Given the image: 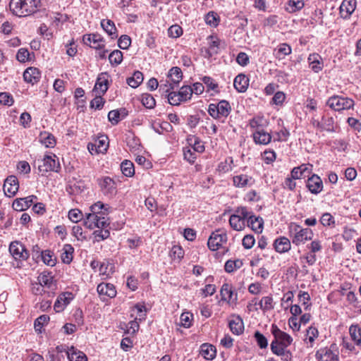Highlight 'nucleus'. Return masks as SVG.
I'll return each instance as SVG.
<instances>
[{
  "mask_svg": "<svg viewBox=\"0 0 361 361\" xmlns=\"http://www.w3.org/2000/svg\"><path fill=\"white\" fill-rule=\"evenodd\" d=\"M307 188L312 194L317 195L321 192L323 189V182L321 178L317 174L312 175L307 179Z\"/></svg>",
  "mask_w": 361,
  "mask_h": 361,
  "instance_id": "obj_12",
  "label": "nucleus"
},
{
  "mask_svg": "<svg viewBox=\"0 0 361 361\" xmlns=\"http://www.w3.org/2000/svg\"><path fill=\"white\" fill-rule=\"evenodd\" d=\"M228 326L231 331L235 335H240L244 331L243 322L239 316L234 317L231 319L228 322Z\"/></svg>",
  "mask_w": 361,
  "mask_h": 361,
  "instance_id": "obj_19",
  "label": "nucleus"
},
{
  "mask_svg": "<svg viewBox=\"0 0 361 361\" xmlns=\"http://www.w3.org/2000/svg\"><path fill=\"white\" fill-rule=\"evenodd\" d=\"M73 298V297L71 293L66 292L60 294L54 303V310L56 312H62L64 310V308L70 303L71 300Z\"/></svg>",
  "mask_w": 361,
  "mask_h": 361,
  "instance_id": "obj_13",
  "label": "nucleus"
},
{
  "mask_svg": "<svg viewBox=\"0 0 361 361\" xmlns=\"http://www.w3.org/2000/svg\"><path fill=\"white\" fill-rule=\"evenodd\" d=\"M121 170L123 174L127 177H132L135 174L133 164L128 160H124L121 164Z\"/></svg>",
  "mask_w": 361,
  "mask_h": 361,
  "instance_id": "obj_36",
  "label": "nucleus"
},
{
  "mask_svg": "<svg viewBox=\"0 0 361 361\" xmlns=\"http://www.w3.org/2000/svg\"><path fill=\"white\" fill-rule=\"evenodd\" d=\"M41 73L39 70L35 67L27 68L23 73V78L25 82L34 85L39 81Z\"/></svg>",
  "mask_w": 361,
  "mask_h": 361,
  "instance_id": "obj_17",
  "label": "nucleus"
},
{
  "mask_svg": "<svg viewBox=\"0 0 361 361\" xmlns=\"http://www.w3.org/2000/svg\"><path fill=\"white\" fill-rule=\"evenodd\" d=\"M99 185L103 194L108 197H113L116 193V186L114 180L110 177L106 176L99 180Z\"/></svg>",
  "mask_w": 361,
  "mask_h": 361,
  "instance_id": "obj_9",
  "label": "nucleus"
},
{
  "mask_svg": "<svg viewBox=\"0 0 361 361\" xmlns=\"http://www.w3.org/2000/svg\"><path fill=\"white\" fill-rule=\"evenodd\" d=\"M39 283L43 286L50 287L52 284V276L49 274H41L38 276Z\"/></svg>",
  "mask_w": 361,
  "mask_h": 361,
  "instance_id": "obj_56",
  "label": "nucleus"
},
{
  "mask_svg": "<svg viewBox=\"0 0 361 361\" xmlns=\"http://www.w3.org/2000/svg\"><path fill=\"white\" fill-rule=\"evenodd\" d=\"M99 219V215L93 213L86 214V219L84 221V225L90 228L94 229L95 228L96 223H97Z\"/></svg>",
  "mask_w": 361,
  "mask_h": 361,
  "instance_id": "obj_41",
  "label": "nucleus"
},
{
  "mask_svg": "<svg viewBox=\"0 0 361 361\" xmlns=\"http://www.w3.org/2000/svg\"><path fill=\"white\" fill-rule=\"evenodd\" d=\"M168 33L169 37L176 38L183 34V30L180 26L178 25H173L169 28Z\"/></svg>",
  "mask_w": 361,
  "mask_h": 361,
  "instance_id": "obj_59",
  "label": "nucleus"
},
{
  "mask_svg": "<svg viewBox=\"0 0 361 361\" xmlns=\"http://www.w3.org/2000/svg\"><path fill=\"white\" fill-rule=\"evenodd\" d=\"M308 62L310 67L314 73H319L323 68V60L321 56L318 54L313 53L309 55Z\"/></svg>",
  "mask_w": 361,
  "mask_h": 361,
  "instance_id": "obj_18",
  "label": "nucleus"
},
{
  "mask_svg": "<svg viewBox=\"0 0 361 361\" xmlns=\"http://www.w3.org/2000/svg\"><path fill=\"white\" fill-rule=\"evenodd\" d=\"M104 100L101 95H96V97L91 101L90 106L95 109H101L104 104Z\"/></svg>",
  "mask_w": 361,
  "mask_h": 361,
  "instance_id": "obj_64",
  "label": "nucleus"
},
{
  "mask_svg": "<svg viewBox=\"0 0 361 361\" xmlns=\"http://www.w3.org/2000/svg\"><path fill=\"white\" fill-rule=\"evenodd\" d=\"M247 226L250 227L253 231L257 233H260L263 230L264 221L260 216L252 215L247 220Z\"/></svg>",
  "mask_w": 361,
  "mask_h": 361,
  "instance_id": "obj_21",
  "label": "nucleus"
},
{
  "mask_svg": "<svg viewBox=\"0 0 361 361\" xmlns=\"http://www.w3.org/2000/svg\"><path fill=\"white\" fill-rule=\"evenodd\" d=\"M221 295L223 300H230L232 298L233 291L228 284H224L221 289Z\"/></svg>",
  "mask_w": 361,
  "mask_h": 361,
  "instance_id": "obj_54",
  "label": "nucleus"
},
{
  "mask_svg": "<svg viewBox=\"0 0 361 361\" xmlns=\"http://www.w3.org/2000/svg\"><path fill=\"white\" fill-rule=\"evenodd\" d=\"M12 207L14 210L18 212L26 210L30 207L28 205V202H26L24 198L16 199L13 202Z\"/></svg>",
  "mask_w": 361,
  "mask_h": 361,
  "instance_id": "obj_46",
  "label": "nucleus"
},
{
  "mask_svg": "<svg viewBox=\"0 0 361 361\" xmlns=\"http://www.w3.org/2000/svg\"><path fill=\"white\" fill-rule=\"evenodd\" d=\"M356 8V0H343L340 6V15L343 18H348Z\"/></svg>",
  "mask_w": 361,
  "mask_h": 361,
  "instance_id": "obj_15",
  "label": "nucleus"
},
{
  "mask_svg": "<svg viewBox=\"0 0 361 361\" xmlns=\"http://www.w3.org/2000/svg\"><path fill=\"white\" fill-rule=\"evenodd\" d=\"M204 20L207 25L215 27L219 25V17L216 13L209 11L205 16Z\"/></svg>",
  "mask_w": 361,
  "mask_h": 361,
  "instance_id": "obj_45",
  "label": "nucleus"
},
{
  "mask_svg": "<svg viewBox=\"0 0 361 361\" xmlns=\"http://www.w3.org/2000/svg\"><path fill=\"white\" fill-rule=\"evenodd\" d=\"M146 312L147 309L145 305L137 303L131 310V317H134L135 314V319L141 321L145 319Z\"/></svg>",
  "mask_w": 361,
  "mask_h": 361,
  "instance_id": "obj_32",
  "label": "nucleus"
},
{
  "mask_svg": "<svg viewBox=\"0 0 361 361\" xmlns=\"http://www.w3.org/2000/svg\"><path fill=\"white\" fill-rule=\"evenodd\" d=\"M192 314L189 312H183L181 314L180 320V325L185 328H189L191 326Z\"/></svg>",
  "mask_w": 361,
  "mask_h": 361,
  "instance_id": "obj_58",
  "label": "nucleus"
},
{
  "mask_svg": "<svg viewBox=\"0 0 361 361\" xmlns=\"http://www.w3.org/2000/svg\"><path fill=\"white\" fill-rule=\"evenodd\" d=\"M349 334L355 343L361 346V328L357 324H352L349 328Z\"/></svg>",
  "mask_w": 361,
  "mask_h": 361,
  "instance_id": "obj_30",
  "label": "nucleus"
},
{
  "mask_svg": "<svg viewBox=\"0 0 361 361\" xmlns=\"http://www.w3.org/2000/svg\"><path fill=\"white\" fill-rule=\"evenodd\" d=\"M231 111V106L226 100H221L218 104H210L208 108L209 114L214 119L227 117Z\"/></svg>",
  "mask_w": 361,
  "mask_h": 361,
  "instance_id": "obj_4",
  "label": "nucleus"
},
{
  "mask_svg": "<svg viewBox=\"0 0 361 361\" xmlns=\"http://www.w3.org/2000/svg\"><path fill=\"white\" fill-rule=\"evenodd\" d=\"M201 353L204 357L207 360H212L216 356V349L212 345L207 343L201 345Z\"/></svg>",
  "mask_w": 361,
  "mask_h": 361,
  "instance_id": "obj_35",
  "label": "nucleus"
},
{
  "mask_svg": "<svg viewBox=\"0 0 361 361\" xmlns=\"http://www.w3.org/2000/svg\"><path fill=\"white\" fill-rule=\"evenodd\" d=\"M271 352L276 355L281 356L283 361H290L292 359L290 352L286 350V348L272 346Z\"/></svg>",
  "mask_w": 361,
  "mask_h": 361,
  "instance_id": "obj_40",
  "label": "nucleus"
},
{
  "mask_svg": "<svg viewBox=\"0 0 361 361\" xmlns=\"http://www.w3.org/2000/svg\"><path fill=\"white\" fill-rule=\"evenodd\" d=\"M18 180L15 176H10L6 178L4 184V190L7 196H14L18 192Z\"/></svg>",
  "mask_w": 361,
  "mask_h": 361,
  "instance_id": "obj_11",
  "label": "nucleus"
},
{
  "mask_svg": "<svg viewBox=\"0 0 361 361\" xmlns=\"http://www.w3.org/2000/svg\"><path fill=\"white\" fill-rule=\"evenodd\" d=\"M38 169L41 172H59L61 169L59 158L55 154L53 157L46 155L43 159V165H39Z\"/></svg>",
  "mask_w": 361,
  "mask_h": 361,
  "instance_id": "obj_7",
  "label": "nucleus"
},
{
  "mask_svg": "<svg viewBox=\"0 0 361 361\" xmlns=\"http://www.w3.org/2000/svg\"><path fill=\"white\" fill-rule=\"evenodd\" d=\"M227 240V235L224 231L220 230L213 232L210 235L207 245L208 247L213 251L219 250L224 243Z\"/></svg>",
  "mask_w": 361,
  "mask_h": 361,
  "instance_id": "obj_8",
  "label": "nucleus"
},
{
  "mask_svg": "<svg viewBox=\"0 0 361 361\" xmlns=\"http://www.w3.org/2000/svg\"><path fill=\"white\" fill-rule=\"evenodd\" d=\"M253 138L256 143L267 145L270 142L271 136L263 129H259L253 133Z\"/></svg>",
  "mask_w": 361,
  "mask_h": 361,
  "instance_id": "obj_23",
  "label": "nucleus"
},
{
  "mask_svg": "<svg viewBox=\"0 0 361 361\" xmlns=\"http://www.w3.org/2000/svg\"><path fill=\"white\" fill-rule=\"evenodd\" d=\"M295 231V234L293 238V243L296 245L304 243L307 240H310L312 238L313 232L310 228H301L300 226H297Z\"/></svg>",
  "mask_w": 361,
  "mask_h": 361,
  "instance_id": "obj_10",
  "label": "nucleus"
},
{
  "mask_svg": "<svg viewBox=\"0 0 361 361\" xmlns=\"http://www.w3.org/2000/svg\"><path fill=\"white\" fill-rule=\"evenodd\" d=\"M320 222L324 226H334L335 219L330 213H324L322 214Z\"/></svg>",
  "mask_w": 361,
  "mask_h": 361,
  "instance_id": "obj_52",
  "label": "nucleus"
},
{
  "mask_svg": "<svg viewBox=\"0 0 361 361\" xmlns=\"http://www.w3.org/2000/svg\"><path fill=\"white\" fill-rule=\"evenodd\" d=\"M39 142L46 147L53 148L56 145V139L54 136L47 131L41 132L39 135Z\"/></svg>",
  "mask_w": 361,
  "mask_h": 361,
  "instance_id": "obj_25",
  "label": "nucleus"
},
{
  "mask_svg": "<svg viewBox=\"0 0 361 361\" xmlns=\"http://www.w3.org/2000/svg\"><path fill=\"white\" fill-rule=\"evenodd\" d=\"M49 321V317L46 314H43L37 317L34 323V327L35 329V331L38 333L42 332V327L48 324V322Z\"/></svg>",
  "mask_w": 361,
  "mask_h": 361,
  "instance_id": "obj_43",
  "label": "nucleus"
},
{
  "mask_svg": "<svg viewBox=\"0 0 361 361\" xmlns=\"http://www.w3.org/2000/svg\"><path fill=\"white\" fill-rule=\"evenodd\" d=\"M63 252L61 253V258L63 263L70 264L73 260V253L74 252V249L70 244L64 245L63 250Z\"/></svg>",
  "mask_w": 361,
  "mask_h": 361,
  "instance_id": "obj_31",
  "label": "nucleus"
},
{
  "mask_svg": "<svg viewBox=\"0 0 361 361\" xmlns=\"http://www.w3.org/2000/svg\"><path fill=\"white\" fill-rule=\"evenodd\" d=\"M40 5V0H11L9 9L18 17H26L35 13Z\"/></svg>",
  "mask_w": 361,
  "mask_h": 361,
  "instance_id": "obj_1",
  "label": "nucleus"
},
{
  "mask_svg": "<svg viewBox=\"0 0 361 361\" xmlns=\"http://www.w3.org/2000/svg\"><path fill=\"white\" fill-rule=\"evenodd\" d=\"M9 252L16 260L25 261L29 257V252L18 241H13L9 245Z\"/></svg>",
  "mask_w": 361,
  "mask_h": 361,
  "instance_id": "obj_6",
  "label": "nucleus"
},
{
  "mask_svg": "<svg viewBox=\"0 0 361 361\" xmlns=\"http://www.w3.org/2000/svg\"><path fill=\"white\" fill-rule=\"evenodd\" d=\"M326 104L331 109L340 111L353 108L354 106V101L348 97L334 95L328 99Z\"/></svg>",
  "mask_w": 361,
  "mask_h": 361,
  "instance_id": "obj_3",
  "label": "nucleus"
},
{
  "mask_svg": "<svg viewBox=\"0 0 361 361\" xmlns=\"http://www.w3.org/2000/svg\"><path fill=\"white\" fill-rule=\"evenodd\" d=\"M259 306L264 312L274 309L273 298L271 296L263 297L259 302Z\"/></svg>",
  "mask_w": 361,
  "mask_h": 361,
  "instance_id": "obj_42",
  "label": "nucleus"
},
{
  "mask_svg": "<svg viewBox=\"0 0 361 361\" xmlns=\"http://www.w3.org/2000/svg\"><path fill=\"white\" fill-rule=\"evenodd\" d=\"M234 87L239 92H245L249 85V79L244 74L238 75L233 81Z\"/></svg>",
  "mask_w": 361,
  "mask_h": 361,
  "instance_id": "obj_20",
  "label": "nucleus"
},
{
  "mask_svg": "<svg viewBox=\"0 0 361 361\" xmlns=\"http://www.w3.org/2000/svg\"><path fill=\"white\" fill-rule=\"evenodd\" d=\"M358 233L353 228L349 227H345L344 231L343 233V238L345 240L349 241L353 238H355L356 236H357Z\"/></svg>",
  "mask_w": 361,
  "mask_h": 361,
  "instance_id": "obj_55",
  "label": "nucleus"
},
{
  "mask_svg": "<svg viewBox=\"0 0 361 361\" xmlns=\"http://www.w3.org/2000/svg\"><path fill=\"white\" fill-rule=\"evenodd\" d=\"M235 212V214L243 219L244 221H245V220L247 221V220L250 219V217L253 215L252 212L249 211L245 207H238Z\"/></svg>",
  "mask_w": 361,
  "mask_h": 361,
  "instance_id": "obj_50",
  "label": "nucleus"
},
{
  "mask_svg": "<svg viewBox=\"0 0 361 361\" xmlns=\"http://www.w3.org/2000/svg\"><path fill=\"white\" fill-rule=\"evenodd\" d=\"M143 81V74L140 71H135L133 77L127 79V83L133 88L137 87Z\"/></svg>",
  "mask_w": 361,
  "mask_h": 361,
  "instance_id": "obj_38",
  "label": "nucleus"
},
{
  "mask_svg": "<svg viewBox=\"0 0 361 361\" xmlns=\"http://www.w3.org/2000/svg\"><path fill=\"white\" fill-rule=\"evenodd\" d=\"M109 60L111 65L118 66L123 61V53L120 50H114L109 54Z\"/></svg>",
  "mask_w": 361,
  "mask_h": 361,
  "instance_id": "obj_44",
  "label": "nucleus"
},
{
  "mask_svg": "<svg viewBox=\"0 0 361 361\" xmlns=\"http://www.w3.org/2000/svg\"><path fill=\"white\" fill-rule=\"evenodd\" d=\"M131 44V38L126 35H123L118 40V46L122 49H127Z\"/></svg>",
  "mask_w": 361,
  "mask_h": 361,
  "instance_id": "obj_57",
  "label": "nucleus"
},
{
  "mask_svg": "<svg viewBox=\"0 0 361 361\" xmlns=\"http://www.w3.org/2000/svg\"><path fill=\"white\" fill-rule=\"evenodd\" d=\"M321 131L335 132V121L333 117L322 116Z\"/></svg>",
  "mask_w": 361,
  "mask_h": 361,
  "instance_id": "obj_33",
  "label": "nucleus"
},
{
  "mask_svg": "<svg viewBox=\"0 0 361 361\" xmlns=\"http://www.w3.org/2000/svg\"><path fill=\"white\" fill-rule=\"evenodd\" d=\"M108 76L106 73H102L99 75L93 90L97 94H104L107 91Z\"/></svg>",
  "mask_w": 361,
  "mask_h": 361,
  "instance_id": "obj_14",
  "label": "nucleus"
},
{
  "mask_svg": "<svg viewBox=\"0 0 361 361\" xmlns=\"http://www.w3.org/2000/svg\"><path fill=\"white\" fill-rule=\"evenodd\" d=\"M109 209L110 207L108 204H105L102 202H97L90 207L91 212L99 216L108 214Z\"/></svg>",
  "mask_w": 361,
  "mask_h": 361,
  "instance_id": "obj_28",
  "label": "nucleus"
},
{
  "mask_svg": "<svg viewBox=\"0 0 361 361\" xmlns=\"http://www.w3.org/2000/svg\"><path fill=\"white\" fill-rule=\"evenodd\" d=\"M67 357L69 361H87L85 354L71 346L67 351Z\"/></svg>",
  "mask_w": 361,
  "mask_h": 361,
  "instance_id": "obj_26",
  "label": "nucleus"
},
{
  "mask_svg": "<svg viewBox=\"0 0 361 361\" xmlns=\"http://www.w3.org/2000/svg\"><path fill=\"white\" fill-rule=\"evenodd\" d=\"M274 246L276 251L279 253L288 252L291 247L290 240L286 237H281L276 239Z\"/></svg>",
  "mask_w": 361,
  "mask_h": 361,
  "instance_id": "obj_22",
  "label": "nucleus"
},
{
  "mask_svg": "<svg viewBox=\"0 0 361 361\" xmlns=\"http://www.w3.org/2000/svg\"><path fill=\"white\" fill-rule=\"evenodd\" d=\"M208 39L209 40V51L211 52V54L217 53V51H218V49H219V42L218 39L216 37H214L212 35H210L208 37Z\"/></svg>",
  "mask_w": 361,
  "mask_h": 361,
  "instance_id": "obj_60",
  "label": "nucleus"
},
{
  "mask_svg": "<svg viewBox=\"0 0 361 361\" xmlns=\"http://www.w3.org/2000/svg\"><path fill=\"white\" fill-rule=\"evenodd\" d=\"M304 6L303 0H290L288 7L286 8L290 13H294L300 10Z\"/></svg>",
  "mask_w": 361,
  "mask_h": 361,
  "instance_id": "obj_48",
  "label": "nucleus"
},
{
  "mask_svg": "<svg viewBox=\"0 0 361 361\" xmlns=\"http://www.w3.org/2000/svg\"><path fill=\"white\" fill-rule=\"evenodd\" d=\"M245 221L236 214H232L229 219V224L231 228L235 231H242L245 226Z\"/></svg>",
  "mask_w": 361,
  "mask_h": 361,
  "instance_id": "obj_34",
  "label": "nucleus"
},
{
  "mask_svg": "<svg viewBox=\"0 0 361 361\" xmlns=\"http://www.w3.org/2000/svg\"><path fill=\"white\" fill-rule=\"evenodd\" d=\"M97 290L100 297L113 298L116 295V288L111 283H101L97 286Z\"/></svg>",
  "mask_w": 361,
  "mask_h": 361,
  "instance_id": "obj_16",
  "label": "nucleus"
},
{
  "mask_svg": "<svg viewBox=\"0 0 361 361\" xmlns=\"http://www.w3.org/2000/svg\"><path fill=\"white\" fill-rule=\"evenodd\" d=\"M271 331L274 337L270 345L271 350H272V346L286 348L293 342L292 337L287 333L281 331L275 324H272Z\"/></svg>",
  "mask_w": 361,
  "mask_h": 361,
  "instance_id": "obj_2",
  "label": "nucleus"
},
{
  "mask_svg": "<svg viewBox=\"0 0 361 361\" xmlns=\"http://www.w3.org/2000/svg\"><path fill=\"white\" fill-rule=\"evenodd\" d=\"M292 49L286 43L281 44L277 48L274 50V56L279 60L283 59L286 56L291 54Z\"/></svg>",
  "mask_w": 361,
  "mask_h": 361,
  "instance_id": "obj_27",
  "label": "nucleus"
},
{
  "mask_svg": "<svg viewBox=\"0 0 361 361\" xmlns=\"http://www.w3.org/2000/svg\"><path fill=\"white\" fill-rule=\"evenodd\" d=\"M254 338L257 343V345L263 349L268 346L267 338L259 331H257L254 334Z\"/></svg>",
  "mask_w": 361,
  "mask_h": 361,
  "instance_id": "obj_51",
  "label": "nucleus"
},
{
  "mask_svg": "<svg viewBox=\"0 0 361 361\" xmlns=\"http://www.w3.org/2000/svg\"><path fill=\"white\" fill-rule=\"evenodd\" d=\"M169 77L174 84L178 85L183 78L181 69L177 66L172 67L169 72Z\"/></svg>",
  "mask_w": 361,
  "mask_h": 361,
  "instance_id": "obj_37",
  "label": "nucleus"
},
{
  "mask_svg": "<svg viewBox=\"0 0 361 361\" xmlns=\"http://www.w3.org/2000/svg\"><path fill=\"white\" fill-rule=\"evenodd\" d=\"M101 26L112 39L117 37L116 28L114 22L111 20H102Z\"/></svg>",
  "mask_w": 361,
  "mask_h": 361,
  "instance_id": "obj_29",
  "label": "nucleus"
},
{
  "mask_svg": "<svg viewBox=\"0 0 361 361\" xmlns=\"http://www.w3.org/2000/svg\"><path fill=\"white\" fill-rule=\"evenodd\" d=\"M92 41V48L95 49H102L104 48V44L103 43V38L98 34H93Z\"/></svg>",
  "mask_w": 361,
  "mask_h": 361,
  "instance_id": "obj_53",
  "label": "nucleus"
},
{
  "mask_svg": "<svg viewBox=\"0 0 361 361\" xmlns=\"http://www.w3.org/2000/svg\"><path fill=\"white\" fill-rule=\"evenodd\" d=\"M338 349L336 344L333 343L330 348H324L316 352L315 357L319 361H338Z\"/></svg>",
  "mask_w": 361,
  "mask_h": 361,
  "instance_id": "obj_5",
  "label": "nucleus"
},
{
  "mask_svg": "<svg viewBox=\"0 0 361 361\" xmlns=\"http://www.w3.org/2000/svg\"><path fill=\"white\" fill-rule=\"evenodd\" d=\"M82 217V212L78 209H71L68 212V218L73 222H78Z\"/></svg>",
  "mask_w": 361,
  "mask_h": 361,
  "instance_id": "obj_62",
  "label": "nucleus"
},
{
  "mask_svg": "<svg viewBox=\"0 0 361 361\" xmlns=\"http://www.w3.org/2000/svg\"><path fill=\"white\" fill-rule=\"evenodd\" d=\"M108 119L113 124H117L121 120V111L118 110L110 111L108 114Z\"/></svg>",
  "mask_w": 361,
  "mask_h": 361,
  "instance_id": "obj_61",
  "label": "nucleus"
},
{
  "mask_svg": "<svg viewBox=\"0 0 361 361\" xmlns=\"http://www.w3.org/2000/svg\"><path fill=\"white\" fill-rule=\"evenodd\" d=\"M41 259L43 262L50 267H54L56 263V259L54 257V254L49 250L41 252Z\"/></svg>",
  "mask_w": 361,
  "mask_h": 361,
  "instance_id": "obj_39",
  "label": "nucleus"
},
{
  "mask_svg": "<svg viewBox=\"0 0 361 361\" xmlns=\"http://www.w3.org/2000/svg\"><path fill=\"white\" fill-rule=\"evenodd\" d=\"M233 185L237 188H244L247 185H251L253 183L252 177L245 174L235 176L233 178Z\"/></svg>",
  "mask_w": 361,
  "mask_h": 361,
  "instance_id": "obj_24",
  "label": "nucleus"
},
{
  "mask_svg": "<svg viewBox=\"0 0 361 361\" xmlns=\"http://www.w3.org/2000/svg\"><path fill=\"white\" fill-rule=\"evenodd\" d=\"M141 102L143 106L147 109H153L156 105L154 98L149 94H143Z\"/></svg>",
  "mask_w": 361,
  "mask_h": 361,
  "instance_id": "obj_47",
  "label": "nucleus"
},
{
  "mask_svg": "<svg viewBox=\"0 0 361 361\" xmlns=\"http://www.w3.org/2000/svg\"><path fill=\"white\" fill-rule=\"evenodd\" d=\"M0 104L7 106H11L13 104V99L9 93L1 92Z\"/></svg>",
  "mask_w": 361,
  "mask_h": 361,
  "instance_id": "obj_63",
  "label": "nucleus"
},
{
  "mask_svg": "<svg viewBox=\"0 0 361 361\" xmlns=\"http://www.w3.org/2000/svg\"><path fill=\"white\" fill-rule=\"evenodd\" d=\"M179 97H180V100L183 102H186L190 99L192 91L191 90L190 86H183L180 90L178 92Z\"/></svg>",
  "mask_w": 361,
  "mask_h": 361,
  "instance_id": "obj_49",
  "label": "nucleus"
}]
</instances>
